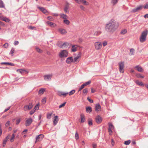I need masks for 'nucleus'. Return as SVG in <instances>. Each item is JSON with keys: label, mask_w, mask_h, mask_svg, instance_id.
Here are the masks:
<instances>
[{"label": "nucleus", "mask_w": 148, "mask_h": 148, "mask_svg": "<svg viewBox=\"0 0 148 148\" xmlns=\"http://www.w3.org/2000/svg\"><path fill=\"white\" fill-rule=\"evenodd\" d=\"M118 24L115 20H111L105 25V29L108 33H113L117 29Z\"/></svg>", "instance_id": "nucleus-1"}, {"label": "nucleus", "mask_w": 148, "mask_h": 148, "mask_svg": "<svg viewBox=\"0 0 148 148\" xmlns=\"http://www.w3.org/2000/svg\"><path fill=\"white\" fill-rule=\"evenodd\" d=\"M148 33V31L146 29L142 33L140 37V41L141 42L143 43L145 41Z\"/></svg>", "instance_id": "nucleus-2"}, {"label": "nucleus", "mask_w": 148, "mask_h": 148, "mask_svg": "<svg viewBox=\"0 0 148 148\" xmlns=\"http://www.w3.org/2000/svg\"><path fill=\"white\" fill-rule=\"evenodd\" d=\"M68 55V52L67 51L65 50H64L61 51L59 53V56L60 58H65Z\"/></svg>", "instance_id": "nucleus-3"}, {"label": "nucleus", "mask_w": 148, "mask_h": 148, "mask_svg": "<svg viewBox=\"0 0 148 148\" xmlns=\"http://www.w3.org/2000/svg\"><path fill=\"white\" fill-rule=\"evenodd\" d=\"M119 71L121 73H123L124 71V63L123 62H120L119 63Z\"/></svg>", "instance_id": "nucleus-4"}, {"label": "nucleus", "mask_w": 148, "mask_h": 148, "mask_svg": "<svg viewBox=\"0 0 148 148\" xmlns=\"http://www.w3.org/2000/svg\"><path fill=\"white\" fill-rule=\"evenodd\" d=\"M95 48L97 50H99L101 49L102 47V44L100 42H97L94 43Z\"/></svg>", "instance_id": "nucleus-5"}, {"label": "nucleus", "mask_w": 148, "mask_h": 148, "mask_svg": "<svg viewBox=\"0 0 148 148\" xmlns=\"http://www.w3.org/2000/svg\"><path fill=\"white\" fill-rule=\"evenodd\" d=\"M26 120L25 121V125L26 126H29L32 123L33 120L32 118H26Z\"/></svg>", "instance_id": "nucleus-6"}, {"label": "nucleus", "mask_w": 148, "mask_h": 148, "mask_svg": "<svg viewBox=\"0 0 148 148\" xmlns=\"http://www.w3.org/2000/svg\"><path fill=\"white\" fill-rule=\"evenodd\" d=\"M33 106V105L32 103H29V105H27L25 106L23 108L24 110H29L32 108Z\"/></svg>", "instance_id": "nucleus-7"}, {"label": "nucleus", "mask_w": 148, "mask_h": 148, "mask_svg": "<svg viewBox=\"0 0 148 148\" xmlns=\"http://www.w3.org/2000/svg\"><path fill=\"white\" fill-rule=\"evenodd\" d=\"M44 136L42 134H40L38 135L36 137V140L35 143L37 141H40L43 138Z\"/></svg>", "instance_id": "nucleus-8"}, {"label": "nucleus", "mask_w": 148, "mask_h": 148, "mask_svg": "<svg viewBox=\"0 0 148 148\" xmlns=\"http://www.w3.org/2000/svg\"><path fill=\"white\" fill-rule=\"evenodd\" d=\"M143 6L142 5H139L133 9L132 12L134 13L136 12L141 10L143 8Z\"/></svg>", "instance_id": "nucleus-9"}, {"label": "nucleus", "mask_w": 148, "mask_h": 148, "mask_svg": "<svg viewBox=\"0 0 148 148\" xmlns=\"http://www.w3.org/2000/svg\"><path fill=\"white\" fill-rule=\"evenodd\" d=\"M0 19L1 20L3 21H5L6 22H9L10 21V20L5 17H3L2 15H1V13H0Z\"/></svg>", "instance_id": "nucleus-10"}, {"label": "nucleus", "mask_w": 148, "mask_h": 148, "mask_svg": "<svg viewBox=\"0 0 148 148\" xmlns=\"http://www.w3.org/2000/svg\"><path fill=\"white\" fill-rule=\"evenodd\" d=\"M69 4L68 3H66V5L64 7V10L66 13H68L69 12Z\"/></svg>", "instance_id": "nucleus-11"}, {"label": "nucleus", "mask_w": 148, "mask_h": 148, "mask_svg": "<svg viewBox=\"0 0 148 148\" xmlns=\"http://www.w3.org/2000/svg\"><path fill=\"white\" fill-rule=\"evenodd\" d=\"M17 72H18L20 73H21L22 74H25L26 73H28L29 72L27 71L26 70L23 69H18L17 70Z\"/></svg>", "instance_id": "nucleus-12"}, {"label": "nucleus", "mask_w": 148, "mask_h": 148, "mask_svg": "<svg viewBox=\"0 0 148 148\" xmlns=\"http://www.w3.org/2000/svg\"><path fill=\"white\" fill-rule=\"evenodd\" d=\"M95 120L97 123L99 124L102 122V119L100 116L98 115L96 117Z\"/></svg>", "instance_id": "nucleus-13"}, {"label": "nucleus", "mask_w": 148, "mask_h": 148, "mask_svg": "<svg viewBox=\"0 0 148 148\" xmlns=\"http://www.w3.org/2000/svg\"><path fill=\"white\" fill-rule=\"evenodd\" d=\"M58 31L62 35H64L67 33V31L66 29L62 28H59L58 29Z\"/></svg>", "instance_id": "nucleus-14"}, {"label": "nucleus", "mask_w": 148, "mask_h": 148, "mask_svg": "<svg viewBox=\"0 0 148 148\" xmlns=\"http://www.w3.org/2000/svg\"><path fill=\"white\" fill-rule=\"evenodd\" d=\"M67 64H71L72 62H73V60L72 57H70L67 58L66 61Z\"/></svg>", "instance_id": "nucleus-15"}, {"label": "nucleus", "mask_w": 148, "mask_h": 148, "mask_svg": "<svg viewBox=\"0 0 148 148\" xmlns=\"http://www.w3.org/2000/svg\"><path fill=\"white\" fill-rule=\"evenodd\" d=\"M58 120L59 119L58 116H55L53 120V124L54 125H55L57 124Z\"/></svg>", "instance_id": "nucleus-16"}, {"label": "nucleus", "mask_w": 148, "mask_h": 148, "mask_svg": "<svg viewBox=\"0 0 148 148\" xmlns=\"http://www.w3.org/2000/svg\"><path fill=\"white\" fill-rule=\"evenodd\" d=\"M68 94V92L64 93L63 92L61 91H58V94L59 96H61L62 95H63L64 97H66V95Z\"/></svg>", "instance_id": "nucleus-17"}, {"label": "nucleus", "mask_w": 148, "mask_h": 148, "mask_svg": "<svg viewBox=\"0 0 148 148\" xmlns=\"http://www.w3.org/2000/svg\"><path fill=\"white\" fill-rule=\"evenodd\" d=\"M52 77V75H46L44 76V79L46 80H50Z\"/></svg>", "instance_id": "nucleus-18"}, {"label": "nucleus", "mask_w": 148, "mask_h": 148, "mask_svg": "<svg viewBox=\"0 0 148 148\" xmlns=\"http://www.w3.org/2000/svg\"><path fill=\"white\" fill-rule=\"evenodd\" d=\"M135 68L139 72H142L143 71V68L141 66H135Z\"/></svg>", "instance_id": "nucleus-19"}, {"label": "nucleus", "mask_w": 148, "mask_h": 148, "mask_svg": "<svg viewBox=\"0 0 148 148\" xmlns=\"http://www.w3.org/2000/svg\"><path fill=\"white\" fill-rule=\"evenodd\" d=\"M46 23L47 24L52 27H54L56 26V24L50 21H47L46 22Z\"/></svg>", "instance_id": "nucleus-20"}, {"label": "nucleus", "mask_w": 148, "mask_h": 148, "mask_svg": "<svg viewBox=\"0 0 148 148\" xmlns=\"http://www.w3.org/2000/svg\"><path fill=\"white\" fill-rule=\"evenodd\" d=\"M81 117V122L83 123L85 121V116L83 114H82L80 115Z\"/></svg>", "instance_id": "nucleus-21"}, {"label": "nucleus", "mask_w": 148, "mask_h": 148, "mask_svg": "<svg viewBox=\"0 0 148 148\" xmlns=\"http://www.w3.org/2000/svg\"><path fill=\"white\" fill-rule=\"evenodd\" d=\"M1 65L5 64V65H10L11 66H14V64L12 63L8 62H3L0 64Z\"/></svg>", "instance_id": "nucleus-22"}, {"label": "nucleus", "mask_w": 148, "mask_h": 148, "mask_svg": "<svg viewBox=\"0 0 148 148\" xmlns=\"http://www.w3.org/2000/svg\"><path fill=\"white\" fill-rule=\"evenodd\" d=\"M135 82L136 84L141 86H144V84L142 82H139L138 80L135 81Z\"/></svg>", "instance_id": "nucleus-23"}, {"label": "nucleus", "mask_w": 148, "mask_h": 148, "mask_svg": "<svg viewBox=\"0 0 148 148\" xmlns=\"http://www.w3.org/2000/svg\"><path fill=\"white\" fill-rule=\"evenodd\" d=\"M95 108L96 111H99L100 110L101 106L99 104H96L95 106Z\"/></svg>", "instance_id": "nucleus-24"}, {"label": "nucleus", "mask_w": 148, "mask_h": 148, "mask_svg": "<svg viewBox=\"0 0 148 148\" xmlns=\"http://www.w3.org/2000/svg\"><path fill=\"white\" fill-rule=\"evenodd\" d=\"M38 8L44 14H45L47 12V10L43 7H38Z\"/></svg>", "instance_id": "nucleus-25"}, {"label": "nucleus", "mask_w": 148, "mask_h": 148, "mask_svg": "<svg viewBox=\"0 0 148 148\" xmlns=\"http://www.w3.org/2000/svg\"><path fill=\"white\" fill-rule=\"evenodd\" d=\"M81 53H79L77 56L76 57H75L73 60V62H75L81 56Z\"/></svg>", "instance_id": "nucleus-26"}, {"label": "nucleus", "mask_w": 148, "mask_h": 148, "mask_svg": "<svg viewBox=\"0 0 148 148\" xmlns=\"http://www.w3.org/2000/svg\"><path fill=\"white\" fill-rule=\"evenodd\" d=\"M92 108L91 107L88 106L86 108V111L87 113H90L92 112Z\"/></svg>", "instance_id": "nucleus-27"}, {"label": "nucleus", "mask_w": 148, "mask_h": 148, "mask_svg": "<svg viewBox=\"0 0 148 148\" xmlns=\"http://www.w3.org/2000/svg\"><path fill=\"white\" fill-rule=\"evenodd\" d=\"M69 45V43L68 42H65L62 45L61 47L63 48L66 46H68Z\"/></svg>", "instance_id": "nucleus-28"}, {"label": "nucleus", "mask_w": 148, "mask_h": 148, "mask_svg": "<svg viewBox=\"0 0 148 148\" xmlns=\"http://www.w3.org/2000/svg\"><path fill=\"white\" fill-rule=\"evenodd\" d=\"M92 121L91 119L89 118L88 119V125L90 126H91L92 125Z\"/></svg>", "instance_id": "nucleus-29"}, {"label": "nucleus", "mask_w": 148, "mask_h": 148, "mask_svg": "<svg viewBox=\"0 0 148 148\" xmlns=\"http://www.w3.org/2000/svg\"><path fill=\"white\" fill-rule=\"evenodd\" d=\"M45 90V89L44 88H41L38 91L39 94L41 95L43 94Z\"/></svg>", "instance_id": "nucleus-30"}, {"label": "nucleus", "mask_w": 148, "mask_h": 148, "mask_svg": "<svg viewBox=\"0 0 148 148\" xmlns=\"http://www.w3.org/2000/svg\"><path fill=\"white\" fill-rule=\"evenodd\" d=\"M60 15L61 18L65 19H66L67 16L66 14H60Z\"/></svg>", "instance_id": "nucleus-31"}, {"label": "nucleus", "mask_w": 148, "mask_h": 148, "mask_svg": "<svg viewBox=\"0 0 148 148\" xmlns=\"http://www.w3.org/2000/svg\"><path fill=\"white\" fill-rule=\"evenodd\" d=\"M134 51H135V50L134 49H133V48L131 49H130V55L131 56L134 55Z\"/></svg>", "instance_id": "nucleus-32"}, {"label": "nucleus", "mask_w": 148, "mask_h": 148, "mask_svg": "<svg viewBox=\"0 0 148 148\" xmlns=\"http://www.w3.org/2000/svg\"><path fill=\"white\" fill-rule=\"evenodd\" d=\"M39 107V104L38 103L34 107L33 110L35 111L36 110H38Z\"/></svg>", "instance_id": "nucleus-33"}, {"label": "nucleus", "mask_w": 148, "mask_h": 148, "mask_svg": "<svg viewBox=\"0 0 148 148\" xmlns=\"http://www.w3.org/2000/svg\"><path fill=\"white\" fill-rule=\"evenodd\" d=\"M118 0H111V2L113 5H114L117 3Z\"/></svg>", "instance_id": "nucleus-34"}, {"label": "nucleus", "mask_w": 148, "mask_h": 148, "mask_svg": "<svg viewBox=\"0 0 148 148\" xmlns=\"http://www.w3.org/2000/svg\"><path fill=\"white\" fill-rule=\"evenodd\" d=\"M108 126H109L108 128H110V129H114V126L113 125H112V123H108Z\"/></svg>", "instance_id": "nucleus-35"}, {"label": "nucleus", "mask_w": 148, "mask_h": 148, "mask_svg": "<svg viewBox=\"0 0 148 148\" xmlns=\"http://www.w3.org/2000/svg\"><path fill=\"white\" fill-rule=\"evenodd\" d=\"M5 5L3 1L0 0V8H4Z\"/></svg>", "instance_id": "nucleus-36"}, {"label": "nucleus", "mask_w": 148, "mask_h": 148, "mask_svg": "<svg viewBox=\"0 0 148 148\" xmlns=\"http://www.w3.org/2000/svg\"><path fill=\"white\" fill-rule=\"evenodd\" d=\"M82 3L84 5H89V3L87 2L85 0H80V3Z\"/></svg>", "instance_id": "nucleus-37"}, {"label": "nucleus", "mask_w": 148, "mask_h": 148, "mask_svg": "<svg viewBox=\"0 0 148 148\" xmlns=\"http://www.w3.org/2000/svg\"><path fill=\"white\" fill-rule=\"evenodd\" d=\"M77 48L75 47V45H73L72 46V47L71 48L72 51L73 52H75L77 51Z\"/></svg>", "instance_id": "nucleus-38"}, {"label": "nucleus", "mask_w": 148, "mask_h": 148, "mask_svg": "<svg viewBox=\"0 0 148 148\" xmlns=\"http://www.w3.org/2000/svg\"><path fill=\"white\" fill-rule=\"evenodd\" d=\"M136 76L138 78H144V76L142 75L139 73H137L136 75Z\"/></svg>", "instance_id": "nucleus-39"}, {"label": "nucleus", "mask_w": 148, "mask_h": 148, "mask_svg": "<svg viewBox=\"0 0 148 148\" xmlns=\"http://www.w3.org/2000/svg\"><path fill=\"white\" fill-rule=\"evenodd\" d=\"M88 92V89L87 88H86L84 89L83 90V94L86 95Z\"/></svg>", "instance_id": "nucleus-40"}, {"label": "nucleus", "mask_w": 148, "mask_h": 148, "mask_svg": "<svg viewBox=\"0 0 148 148\" xmlns=\"http://www.w3.org/2000/svg\"><path fill=\"white\" fill-rule=\"evenodd\" d=\"M63 22L64 23L67 25H69L70 23L69 21L66 19L64 20L63 21Z\"/></svg>", "instance_id": "nucleus-41"}, {"label": "nucleus", "mask_w": 148, "mask_h": 148, "mask_svg": "<svg viewBox=\"0 0 148 148\" xmlns=\"http://www.w3.org/2000/svg\"><path fill=\"white\" fill-rule=\"evenodd\" d=\"M91 83V81L90 80L88 81L87 82H86L84 83L83 84L84 85V86L85 87V86L90 84Z\"/></svg>", "instance_id": "nucleus-42"}, {"label": "nucleus", "mask_w": 148, "mask_h": 148, "mask_svg": "<svg viewBox=\"0 0 148 148\" xmlns=\"http://www.w3.org/2000/svg\"><path fill=\"white\" fill-rule=\"evenodd\" d=\"M127 32V31L126 29H124L122 30L121 32V34H124L126 33Z\"/></svg>", "instance_id": "nucleus-43"}, {"label": "nucleus", "mask_w": 148, "mask_h": 148, "mask_svg": "<svg viewBox=\"0 0 148 148\" xmlns=\"http://www.w3.org/2000/svg\"><path fill=\"white\" fill-rule=\"evenodd\" d=\"M101 33V32L100 31H97L95 32L94 33V35L95 36H98Z\"/></svg>", "instance_id": "nucleus-44"}, {"label": "nucleus", "mask_w": 148, "mask_h": 148, "mask_svg": "<svg viewBox=\"0 0 148 148\" xmlns=\"http://www.w3.org/2000/svg\"><path fill=\"white\" fill-rule=\"evenodd\" d=\"M15 135L14 134H13L12 135V137L10 139V141L11 142H13L14 140Z\"/></svg>", "instance_id": "nucleus-45"}, {"label": "nucleus", "mask_w": 148, "mask_h": 148, "mask_svg": "<svg viewBox=\"0 0 148 148\" xmlns=\"http://www.w3.org/2000/svg\"><path fill=\"white\" fill-rule=\"evenodd\" d=\"M52 113H47V117L48 119H50L51 118Z\"/></svg>", "instance_id": "nucleus-46"}, {"label": "nucleus", "mask_w": 148, "mask_h": 148, "mask_svg": "<svg viewBox=\"0 0 148 148\" xmlns=\"http://www.w3.org/2000/svg\"><path fill=\"white\" fill-rule=\"evenodd\" d=\"M36 51L39 53H41L42 52V50H41L40 48H39L38 47H36Z\"/></svg>", "instance_id": "nucleus-47"}, {"label": "nucleus", "mask_w": 148, "mask_h": 148, "mask_svg": "<svg viewBox=\"0 0 148 148\" xmlns=\"http://www.w3.org/2000/svg\"><path fill=\"white\" fill-rule=\"evenodd\" d=\"M130 142L131 141L130 140L125 141L124 142V144L126 145H129L130 143Z\"/></svg>", "instance_id": "nucleus-48"}, {"label": "nucleus", "mask_w": 148, "mask_h": 148, "mask_svg": "<svg viewBox=\"0 0 148 148\" xmlns=\"http://www.w3.org/2000/svg\"><path fill=\"white\" fill-rule=\"evenodd\" d=\"M7 140H6L5 138L3 140V147H4L5 146Z\"/></svg>", "instance_id": "nucleus-49"}, {"label": "nucleus", "mask_w": 148, "mask_h": 148, "mask_svg": "<svg viewBox=\"0 0 148 148\" xmlns=\"http://www.w3.org/2000/svg\"><path fill=\"white\" fill-rule=\"evenodd\" d=\"M10 121H8L5 124V126L6 127H8L10 125Z\"/></svg>", "instance_id": "nucleus-50"}, {"label": "nucleus", "mask_w": 148, "mask_h": 148, "mask_svg": "<svg viewBox=\"0 0 148 148\" xmlns=\"http://www.w3.org/2000/svg\"><path fill=\"white\" fill-rule=\"evenodd\" d=\"M14 48H12L11 51L10 53V54H11L12 56L13 55V54L14 53Z\"/></svg>", "instance_id": "nucleus-51"}, {"label": "nucleus", "mask_w": 148, "mask_h": 148, "mask_svg": "<svg viewBox=\"0 0 148 148\" xmlns=\"http://www.w3.org/2000/svg\"><path fill=\"white\" fill-rule=\"evenodd\" d=\"M75 92V90H73L69 92V95H71L74 94Z\"/></svg>", "instance_id": "nucleus-52"}, {"label": "nucleus", "mask_w": 148, "mask_h": 148, "mask_svg": "<svg viewBox=\"0 0 148 148\" xmlns=\"http://www.w3.org/2000/svg\"><path fill=\"white\" fill-rule=\"evenodd\" d=\"M85 87L84 86V85H83L82 84L81 86V87L79 88V90L78 92H79L81 91L82 89H83Z\"/></svg>", "instance_id": "nucleus-53"}, {"label": "nucleus", "mask_w": 148, "mask_h": 148, "mask_svg": "<svg viewBox=\"0 0 148 148\" xmlns=\"http://www.w3.org/2000/svg\"><path fill=\"white\" fill-rule=\"evenodd\" d=\"M75 137L76 140H78L79 138V135L77 132H76L75 134Z\"/></svg>", "instance_id": "nucleus-54"}, {"label": "nucleus", "mask_w": 148, "mask_h": 148, "mask_svg": "<svg viewBox=\"0 0 148 148\" xmlns=\"http://www.w3.org/2000/svg\"><path fill=\"white\" fill-rule=\"evenodd\" d=\"M66 102H64V103H63L62 104L60 105L59 106V108H62V107L64 106H65L66 103Z\"/></svg>", "instance_id": "nucleus-55"}, {"label": "nucleus", "mask_w": 148, "mask_h": 148, "mask_svg": "<svg viewBox=\"0 0 148 148\" xmlns=\"http://www.w3.org/2000/svg\"><path fill=\"white\" fill-rule=\"evenodd\" d=\"M112 129H111L109 128H108V132L109 133L110 135H111V134L112 132Z\"/></svg>", "instance_id": "nucleus-56"}, {"label": "nucleus", "mask_w": 148, "mask_h": 148, "mask_svg": "<svg viewBox=\"0 0 148 148\" xmlns=\"http://www.w3.org/2000/svg\"><path fill=\"white\" fill-rule=\"evenodd\" d=\"M79 7L80 8V9L83 10H85V8L84 6H83V5H80V6H79Z\"/></svg>", "instance_id": "nucleus-57"}, {"label": "nucleus", "mask_w": 148, "mask_h": 148, "mask_svg": "<svg viewBox=\"0 0 148 148\" xmlns=\"http://www.w3.org/2000/svg\"><path fill=\"white\" fill-rule=\"evenodd\" d=\"M47 19L48 20L51 21H53L54 20L53 18L51 16H48L47 17Z\"/></svg>", "instance_id": "nucleus-58"}, {"label": "nucleus", "mask_w": 148, "mask_h": 148, "mask_svg": "<svg viewBox=\"0 0 148 148\" xmlns=\"http://www.w3.org/2000/svg\"><path fill=\"white\" fill-rule=\"evenodd\" d=\"M87 99L89 101L90 103H92L93 102V100L90 99L89 97H87Z\"/></svg>", "instance_id": "nucleus-59"}, {"label": "nucleus", "mask_w": 148, "mask_h": 148, "mask_svg": "<svg viewBox=\"0 0 148 148\" xmlns=\"http://www.w3.org/2000/svg\"><path fill=\"white\" fill-rule=\"evenodd\" d=\"M21 121V119H19L17 120H16V125H18L19 123Z\"/></svg>", "instance_id": "nucleus-60"}, {"label": "nucleus", "mask_w": 148, "mask_h": 148, "mask_svg": "<svg viewBox=\"0 0 148 148\" xmlns=\"http://www.w3.org/2000/svg\"><path fill=\"white\" fill-rule=\"evenodd\" d=\"M107 44V42L106 41H104L103 42V45L104 47Z\"/></svg>", "instance_id": "nucleus-61"}, {"label": "nucleus", "mask_w": 148, "mask_h": 148, "mask_svg": "<svg viewBox=\"0 0 148 148\" xmlns=\"http://www.w3.org/2000/svg\"><path fill=\"white\" fill-rule=\"evenodd\" d=\"M19 44V42L17 41H15L14 42V45H17Z\"/></svg>", "instance_id": "nucleus-62"}, {"label": "nucleus", "mask_w": 148, "mask_h": 148, "mask_svg": "<svg viewBox=\"0 0 148 148\" xmlns=\"http://www.w3.org/2000/svg\"><path fill=\"white\" fill-rule=\"evenodd\" d=\"M42 103L45 104L46 102V100L45 98L43 99L42 100Z\"/></svg>", "instance_id": "nucleus-63"}, {"label": "nucleus", "mask_w": 148, "mask_h": 148, "mask_svg": "<svg viewBox=\"0 0 148 148\" xmlns=\"http://www.w3.org/2000/svg\"><path fill=\"white\" fill-rule=\"evenodd\" d=\"M144 8L146 9H148V3H147L144 6Z\"/></svg>", "instance_id": "nucleus-64"}]
</instances>
